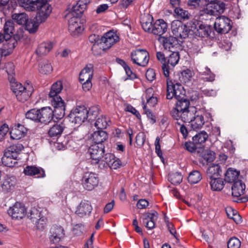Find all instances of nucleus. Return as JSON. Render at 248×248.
<instances>
[{
  "label": "nucleus",
  "instance_id": "obj_1",
  "mask_svg": "<svg viewBox=\"0 0 248 248\" xmlns=\"http://www.w3.org/2000/svg\"><path fill=\"white\" fill-rule=\"evenodd\" d=\"M181 85L179 83H174L169 78L167 79V99H171L173 97L177 100L176 103V107L170 111V114L174 119L179 118V114L186 110L189 109L190 102L185 96L181 97L180 95V91L179 90Z\"/></svg>",
  "mask_w": 248,
  "mask_h": 248
},
{
  "label": "nucleus",
  "instance_id": "obj_2",
  "mask_svg": "<svg viewBox=\"0 0 248 248\" xmlns=\"http://www.w3.org/2000/svg\"><path fill=\"white\" fill-rule=\"evenodd\" d=\"M18 5L28 11H37L36 19L44 22L51 12V7L47 2V0H16Z\"/></svg>",
  "mask_w": 248,
  "mask_h": 248
},
{
  "label": "nucleus",
  "instance_id": "obj_3",
  "mask_svg": "<svg viewBox=\"0 0 248 248\" xmlns=\"http://www.w3.org/2000/svg\"><path fill=\"white\" fill-rule=\"evenodd\" d=\"M90 2V0H79L76 5L73 6L69 15L72 17L69 20L68 29L73 36H77L81 33L84 28L79 22V18Z\"/></svg>",
  "mask_w": 248,
  "mask_h": 248
},
{
  "label": "nucleus",
  "instance_id": "obj_4",
  "mask_svg": "<svg viewBox=\"0 0 248 248\" xmlns=\"http://www.w3.org/2000/svg\"><path fill=\"white\" fill-rule=\"evenodd\" d=\"M168 57H165L163 53L159 51L156 53V58L162 64V69L164 76L168 78L170 71L172 70L178 63L180 59L179 52L173 51Z\"/></svg>",
  "mask_w": 248,
  "mask_h": 248
},
{
  "label": "nucleus",
  "instance_id": "obj_5",
  "mask_svg": "<svg viewBox=\"0 0 248 248\" xmlns=\"http://www.w3.org/2000/svg\"><path fill=\"white\" fill-rule=\"evenodd\" d=\"M23 149L24 146L20 143L14 144L8 147L1 158L2 164L8 167H14L17 163L16 160L18 155Z\"/></svg>",
  "mask_w": 248,
  "mask_h": 248
},
{
  "label": "nucleus",
  "instance_id": "obj_6",
  "mask_svg": "<svg viewBox=\"0 0 248 248\" xmlns=\"http://www.w3.org/2000/svg\"><path fill=\"white\" fill-rule=\"evenodd\" d=\"M11 84V89L16 95L17 100L21 102L27 101L31 95L33 89L32 87H25L22 84L16 81V79L13 81H9Z\"/></svg>",
  "mask_w": 248,
  "mask_h": 248
},
{
  "label": "nucleus",
  "instance_id": "obj_7",
  "mask_svg": "<svg viewBox=\"0 0 248 248\" xmlns=\"http://www.w3.org/2000/svg\"><path fill=\"white\" fill-rule=\"evenodd\" d=\"M69 121L75 124H80L88 119V109L84 106H77L68 116Z\"/></svg>",
  "mask_w": 248,
  "mask_h": 248
},
{
  "label": "nucleus",
  "instance_id": "obj_8",
  "mask_svg": "<svg viewBox=\"0 0 248 248\" xmlns=\"http://www.w3.org/2000/svg\"><path fill=\"white\" fill-rule=\"evenodd\" d=\"M171 31L176 38H186L192 35L193 31L179 20H174L171 24Z\"/></svg>",
  "mask_w": 248,
  "mask_h": 248
},
{
  "label": "nucleus",
  "instance_id": "obj_9",
  "mask_svg": "<svg viewBox=\"0 0 248 248\" xmlns=\"http://www.w3.org/2000/svg\"><path fill=\"white\" fill-rule=\"evenodd\" d=\"M130 57L134 63L142 67L145 66L149 60L148 52L142 49H137L132 51L131 52Z\"/></svg>",
  "mask_w": 248,
  "mask_h": 248
},
{
  "label": "nucleus",
  "instance_id": "obj_10",
  "mask_svg": "<svg viewBox=\"0 0 248 248\" xmlns=\"http://www.w3.org/2000/svg\"><path fill=\"white\" fill-rule=\"evenodd\" d=\"M232 22L228 17L222 16L216 19L214 28L220 34L228 33L232 28Z\"/></svg>",
  "mask_w": 248,
  "mask_h": 248
},
{
  "label": "nucleus",
  "instance_id": "obj_11",
  "mask_svg": "<svg viewBox=\"0 0 248 248\" xmlns=\"http://www.w3.org/2000/svg\"><path fill=\"white\" fill-rule=\"evenodd\" d=\"M99 181V178L96 174L87 172L85 173L82 177L81 183L85 189L91 191L98 186Z\"/></svg>",
  "mask_w": 248,
  "mask_h": 248
},
{
  "label": "nucleus",
  "instance_id": "obj_12",
  "mask_svg": "<svg viewBox=\"0 0 248 248\" xmlns=\"http://www.w3.org/2000/svg\"><path fill=\"white\" fill-rule=\"evenodd\" d=\"M226 9L225 3L221 0H215L208 2L204 9V13L211 16H216L223 13Z\"/></svg>",
  "mask_w": 248,
  "mask_h": 248
},
{
  "label": "nucleus",
  "instance_id": "obj_13",
  "mask_svg": "<svg viewBox=\"0 0 248 248\" xmlns=\"http://www.w3.org/2000/svg\"><path fill=\"white\" fill-rule=\"evenodd\" d=\"M50 101L54 108L53 111V121L56 122L62 119L65 114V103L61 97L56 98Z\"/></svg>",
  "mask_w": 248,
  "mask_h": 248
},
{
  "label": "nucleus",
  "instance_id": "obj_14",
  "mask_svg": "<svg viewBox=\"0 0 248 248\" xmlns=\"http://www.w3.org/2000/svg\"><path fill=\"white\" fill-rule=\"evenodd\" d=\"M105 151V146L103 144L91 145L88 149V152L92 158V164H96L99 163V160L102 155H104Z\"/></svg>",
  "mask_w": 248,
  "mask_h": 248
},
{
  "label": "nucleus",
  "instance_id": "obj_15",
  "mask_svg": "<svg viewBox=\"0 0 248 248\" xmlns=\"http://www.w3.org/2000/svg\"><path fill=\"white\" fill-rule=\"evenodd\" d=\"M103 50L108 49L119 40V37L114 32L110 31L102 36Z\"/></svg>",
  "mask_w": 248,
  "mask_h": 248
},
{
  "label": "nucleus",
  "instance_id": "obj_16",
  "mask_svg": "<svg viewBox=\"0 0 248 248\" xmlns=\"http://www.w3.org/2000/svg\"><path fill=\"white\" fill-rule=\"evenodd\" d=\"M159 40L162 44L164 48L170 52L176 51L175 49L180 47V44L176 37H160Z\"/></svg>",
  "mask_w": 248,
  "mask_h": 248
},
{
  "label": "nucleus",
  "instance_id": "obj_17",
  "mask_svg": "<svg viewBox=\"0 0 248 248\" xmlns=\"http://www.w3.org/2000/svg\"><path fill=\"white\" fill-rule=\"evenodd\" d=\"M26 212V208L23 204L16 202L8 210V214L15 219L22 218L25 216Z\"/></svg>",
  "mask_w": 248,
  "mask_h": 248
},
{
  "label": "nucleus",
  "instance_id": "obj_18",
  "mask_svg": "<svg viewBox=\"0 0 248 248\" xmlns=\"http://www.w3.org/2000/svg\"><path fill=\"white\" fill-rule=\"evenodd\" d=\"M23 173L27 176H36L35 178H43L46 177L44 170L35 166H27L23 170Z\"/></svg>",
  "mask_w": 248,
  "mask_h": 248
},
{
  "label": "nucleus",
  "instance_id": "obj_19",
  "mask_svg": "<svg viewBox=\"0 0 248 248\" xmlns=\"http://www.w3.org/2000/svg\"><path fill=\"white\" fill-rule=\"evenodd\" d=\"M93 210L91 202L87 200H82L77 207L76 214L79 217H83L90 215Z\"/></svg>",
  "mask_w": 248,
  "mask_h": 248
},
{
  "label": "nucleus",
  "instance_id": "obj_20",
  "mask_svg": "<svg viewBox=\"0 0 248 248\" xmlns=\"http://www.w3.org/2000/svg\"><path fill=\"white\" fill-rule=\"evenodd\" d=\"M197 113L196 108L191 106L189 109L179 113V118L175 120L178 121L181 120L183 123H190L195 118Z\"/></svg>",
  "mask_w": 248,
  "mask_h": 248
},
{
  "label": "nucleus",
  "instance_id": "obj_21",
  "mask_svg": "<svg viewBox=\"0 0 248 248\" xmlns=\"http://www.w3.org/2000/svg\"><path fill=\"white\" fill-rule=\"evenodd\" d=\"M17 45V41L16 39H11L6 42L0 47V59L3 56H7L10 55Z\"/></svg>",
  "mask_w": 248,
  "mask_h": 248
},
{
  "label": "nucleus",
  "instance_id": "obj_22",
  "mask_svg": "<svg viewBox=\"0 0 248 248\" xmlns=\"http://www.w3.org/2000/svg\"><path fill=\"white\" fill-rule=\"evenodd\" d=\"M168 25L162 19H159L155 21L153 24L152 33L155 35L161 36L167 31Z\"/></svg>",
  "mask_w": 248,
  "mask_h": 248
},
{
  "label": "nucleus",
  "instance_id": "obj_23",
  "mask_svg": "<svg viewBox=\"0 0 248 248\" xmlns=\"http://www.w3.org/2000/svg\"><path fill=\"white\" fill-rule=\"evenodd\" d=\"M16 185V178L14 176H8L3 180L0 185L1 191L4 193H8L13 191Z\"/></svg>",
  "mask_w": 248,
  "mask_h": 248
},
{
  "label": "nucleus",
  "instance_id": "obj_24",
  "mask_svg": "<svg viewBox=\"0 0 248 248\" xmlns=\"http://www.w3.org/2000/svg\"><path fill=\"white\" fill-rule=\"evenodd\" d=\"M195 31L193 33L195 36L204 38L207 37L211 32V28L210 26L201 23H198V26L196 28Z\"/></svg>",
  "mask_w": 248,
  "mask_h": 248
},
{
  "label": "nucleus",
  "instance_id": "obj_25",
  "mask_svg": "<svg viewBox=\"0 0 248 248\" xmlns=\"http://www.w3.org/2000/svg\"><path fill=\"white\" fill-rule=\"evenodd\" d=\"M62 88L63 85L61 81H57L52 84L48 94V99L50 102L53 101V99L56 101V98L61 97L59 94Z\"/></svg>",
  "mask_w": 248,
  "mask_h": 248
},
{
  "label": "nucleus",
  "instance_id": "obj_26",
  "mask_svg": "<svg viewBox=\"0 0 248 248\" xmlns=\"http://www.w3.org/2000/svg\"><path fill=\"white\" fill-rule=\"evenodd\" d=\"M40 122L46 124L51 120L53 121V111L50 107H44L40 109Z\"/></svg>",
  "mask_w": 248,
  "mask_h": 248
},
{
  "label": "nucleus",
  "instance_id": "obj_27",
  "mask_svg": "<svg viewBox=\"0 0 248 248\" xmlns=\"http://www.w3.org/2000/svg\"><path fill=\"white\" fill-rule=\"evenodd\" d=\"M246 186L241 180L235 182L232 186V194L233 197L238 198L244 194Z\"/></svg>",
  "mask_w": 248,
  "mask_h": 248
},
{
  "label": "nucleus",
  "instance_id": "obj_28",
  "mask_svg": "<svg viewBox=\"0 0 248 248\" xmlns=\"http://www.w3.org/2000/svg\"><path fill=\"white\" fill-rule=\"evenodd\" d=\"M92 138L94 144L100 145L108 140V136L106 131L98 130L92 134Z\"/></svg>",
  "mask_w": 248,
  "mask_h": 248
},
{
  "label": "nucleus",
  "instance_id": "obj_29",
  "mask_svg": "<svg viewBox=\"0 0 248 248\" xmlns=\"http://www.w3.org/2000/svg\"><path fill=\"white\" fill-rule=\"evenodd\" d=\"M221 173V170L218 164H211L206 170V174L209 179L219 177Z\"/></svg>",
  "mask_w": 248,
  "mask_h": 248
},
{
  "label": "nucleus",
  "instance_id": "obj_30",
  "mask_svg": "<svg viewBox=\"0 0 248 248\" xmlns=\"http://www.w3.org/2000/svg\"><path fill=\"white\" fill-rule=\"evenodd\" d=\"M53 47V43L52 42H44L38 46L36 52L38 55L41 56L47 54Z\"/></svg>",
  "mask_w": 248,
  "mask_h": 248
},
{
  "label": "nucleus",
  "instance_id": "obj_31",
  "mask_svg": "<svg viewBox=\"0 0 248 248\" xmlns=\"http://www.w3.org/2000/svg\"><path fill=\"white\" fill-rule=\"evenodd\" d=\"M93 66L92 64L87 65L84 69H83L80 72L79 79L80 82H82L84 81H88L89 79H92L93 77Z\"/></svg>",
  "mask_w": 248,
  "mask_h": 248
},
{
  "label": "nucleus",
  "instance_id": "obj_32",
  "mask_svg": "<svg viewBox=\"0 0 248 248\" xmlns=\"http://www.w3.org/2000/svg\"><path fill=\"white\" fill-rule=\"evenodd\" d=\"M215 158V153L211 150L204 151L202 153L200 158V162L204 165H207L214 161Z\"/></svg>",
  "mask_w": 248,
  "mask_h": 248
},
{
  "label": "nucleus",
  "instance_id": "obj_33",
  "mask_svg": "<svg viewBox=\"0 0 248 248\" xmlns=\"http://www.w3.org/2000/svg\"><path fill=\"white\" fill-rule=\"evenodd\" d=\"M189 123L190 124L191 128L193 130H196L200 129L204 124L203 116L197 113L195 118Z\"/></svg>",
  "mask_w": 248,
  "mask_h": 248
},
{
  "label": "nucleus",
  "instance_id": "obj_34",
  "mask_svg": "<svg viewBox=\"0 0 248 248\" xmlns=\"http://www.w3.org/2000/svg\"><path fill=\"white\" fill-rule=\"evenodd\" d=\"M14 23L13 21L9 20L7 21L4 25L3 31L4 33L7 37V39H16L15 37L12 38V36L14 35Z\"/></svg>",
  "mask_w": 248,
  "mask_h": 248
},
{
  "label": "nucleus",
  "instance_id": "obj_35",
  "mask_svg": "<svg viewBox=\"0 0 248 248\" xmlns=\"http://www.w3.org/2000/svg\"><path fill=\"white\" fill-rule=\"evenodd\" d=\"M64 128L65 126L62 123L55 124L49 129L48 134L51 137L59 136L62 134Z\"/></svg>",
  "mask_w": 248,
  "mask_h": 248
},
{
  "label": "nucleus",
  "instance_id": "obj_36",
  "mask_svg": "<svg viewBox=\"0 0 248 248\" xmlns=\"http://www.w3.org/2000/svg\"><path fill=\"white\" fill-rule=\"evenodd\" d=\"M239 172L229 168L225 174L224 181L227 183H234L237 181L238 178Z\"/></svg>",
  "mask_w": 248,
  "mask_h": 248
},
{
  "label": "nucleus",
  "instance_id": "obj_37",
  "mask_svg": "<svg viewBox=\"0 0 248 248\" xmlns=\"http://www.w3.org/2000/svg\"><path fill=\"white\" fill-rule=\"evenodd\" d=\"M209 183L211 188L213 191H220L224 186V181L219 177L210 179Z\"/></svg>",
  "mask_w": 248,
  "mask_h": 248
},
{
  "label": "nucleus",
  "instance_id": "obj_38",
  "mask_svg": "<svg viewBox=\"0 0 248 248\" xmlns=\"http://www.w3.org/2000/svg\"><path fill=\"white\" fill-rule=\"evenodd\" d=\"M153 20V17L149 15L142 18L140 23L142 29L144 31L149 33H152V30L153 26L152 24Z\"/></svg>",
  "mask_w": 248,
  "mask_h": 248
},
{
  "label": "nucleus",
  "instance_id": "obj_39",
  "mask_svg": "<svg viewBox=\"0 0 248 248\" xmlns=\"http://www.w3.org/2000/svg\"><path fill=\"white\" fill-rule=\"evenodd\" d=\"M40 109L32 108L26 113V118L36 123H39L40 121Z\"/></svg>",
  "mask_w": 248,
  "mask_h": 248
},
{
  "label": "nucleus",
  "instance_id": "obj_40",
  "mask_svg": "<svg viewBox=\"0 0 248 248\" xmlns=\"http://www.w3.org/2000/svg\"><path fill=\"white\" fill-rule=\"evenodd\" d=\"M12 17L15 22L21 25H25L29 19L28 16L25 13H15Z\"/></svg>",
  "mask_w": 248,
  "mask_h": 248
},
{
  "label": "nucleus",
  "instance_id": "obj_41",
  "mask_svg": "<svg viewBox=\"0 0 248 248\" xmlns=\"http://www.w3.org/2000/svg\"><path fill=\"white\" fill-rule=\"evenodd\" d=\"M114 159H115V156L113 154L111 153L104 154L102 155L99 163H98L99 164V167H101V165H102L103 167H106L107 166L109 167V163L110 164Z\"/></svg>",
  "mask_w": 248,
  "mask_h": 248
},
{
  "label": "nucleus",
  "instance_id": "obj_42",
  "mask_svg": "<svg viewBox=\"0 0 248 248\" xmlns=\"http://www.w3.org/2000/svg\"><path fill=\"white\" fill-rule=\"evenodd\" d=\"M202 179L201 172L197 170H194L190 172L188 177V181L191 184L198 183Z\"/></svg>",
  "mask_w": 248,
  "mask_h": 248
},
{
  "label": "nucleus",
  "instance_id": "obj_43",
  "mask_svg": "<svg viewBox=\"0 0 248 248\" xmlns=\"http://www.w3.org/2000/svg\"><path fill=\"white\" fill-rule=\"evenodd\" d=\"M36 20H37L36 19ZM38 23H41L37 20L35 21L32 19H28V21L27 22L25 25V29L30 33H34L38 30L39 25Z\"/></svg>",
  "mask_w": 248,
  "mask_h": 248
},
{
  "label": "nucleus",
  "instance_id": "obj_44",
  "mask_svg": "<svg viewBox=\"0 0 248 248\" xmlns=\"http://www.w3.org/2000/svg\"><path fill=\"white\" fill-rule=\"evenodd\" d=\"M4 68L8 74V78L9 81H13L15 80V66L13 62H8L5 64Z\"/></svg>",
  "mask_w": 248,
  "mask_h": 248
},
{
  "label": "nucleus",
  "instance_id": "obj_45",
  "mask_svg": "<svg viewBox=\"0 0 248 248\" xmlns=\"http://www.w3.org/2000/svg\"><path fill=\"white\" fill-rule=\"evenodd\" d=\"M108 120L106 116L101 115L96 120L94 123V126L98 130L106 129L108 125Z\"/></svg>",
  "mask_w": 248,
  "mask_h": 248
},
{
  "label": "nucleus",
  "instance_id": "obj_46",
  "mask_svg": "<svg viewBox=\"0 0 248 248\" xmlns=\"http://www.w3.org/2000/svg\"><path fill=\"white\" fill-rule=\"evenodd\" d=\"M53 68L50 63L47 61H45L39 64V70L40 73L44 74L50 73L52 71Z\"/></svg>",
  "mask_w": 248,
  "mask_h": 248
},
{
  "label": "nucleus",
  "instance_id": "obj_47",
  "mask_svg": "<svg viewBox=\"0 0 248 248\" xmlns=\"http://www.w3.org/2000/svg\"><path fill=\"white\" fill-rule=\"evenodd\" d=\"M208 135L205 131H202L195 135L192 138V140L197 144L204 143L207 139Z\"/></svg>",
  "mask_w": 248,
  "mask_h": 248
},
{
  "label": "nucleus",
  "instance_id": "obj_48",
  "mask_svg": "<svg viewBox=\"0 0 248 248\" xmlns=\"http://www.w3.org/2000/svg\"><path fill=\"white\" fill-rule=\"evenodd\" d=\"M201 75L202 79L205 81L213 82L215 80V75L207 66L205 67V70L201 73Z\"/></svg>",
  "mask_w": 248,
  "mask_h": 248
},
{
  "label": "nucleus",
  "instance_id": "obj_49",
  "mask_svg": "<svg viewBox=\"0 0 248 248\" xmlns=\"http://www.w3.org/2000/svg\"><path fill=\"white\" fill-rule=\"evenodd\" d=\"M168 180L172 185H178L182 182L183 177L180 173L177 172L169 174Z\"/></svg>",
  "mask_w": 248,
  "mask_h": 248
},
{
  "label": "nucleus",
  "instance_id": "obj_50",
  "mask_svg": "<svg viewBox=\"0 0 248 248\" xmlns=\"http://www.w3.org/2000/svg\"><path fill=\"white\" fill-rule=\"evenodd\" d=\"M89 42L93 45L92 50H93L94 47L96 46H99L100 45L102 46V36L100 37L98 35L95 34H92L89 36L88 38ZM102 47L101 46L100 48Z\"/></svg>",
  "mask_w": 248,
  "mask_h": 248
},
{
  "label": "nucleus",
  "instance_id": "obj_51",
  "mask_svg": "<svg viewBox=\"0 0 248 248\" xmlns=\"http://www.w3.org/2000/svg\"><path fill=\"white\" fill-rule=\"evenodd\" d=\"M42 216L41 211L35 208H31L27 213V217L33 222H35Z\"/></svg>",
  "mask_w": 248,
  "mask_h": 248
},
{
  "label": "nucleus",
  "instance_id": "obj_52",
  "mask_svg": "<svg viewBox=\"0 0 248 248\" xmlns=\"http://www.w3.org/2000/svg\"><path fill=\"white\" fill-rule=\"evenodd\" d=\"M99 108L98 106H93L88 110V120L92 123L99 114Z\"/></svg>",
  "mask_w": 248,
  "mask_h": 248
},
{
  "label": "nucleus",
  "instance_id": "obj_53",
  "mask_svg": "<svg viewBox=\"0 0 248 248\" xmlns=\"http://www.w3.org/2000/svg\"><path fill=\"white\" fill-rule=\"evenodd\" d=\"M153 89L149 88L146 90V99L147 100V103L151 107H154L157 103V99L156 97L153 96V95L151 96L148 95V93H152Z\"/></svg>",
  "mask_w": 248,
  "mask_h": 248
},
{
  "label": "nucleus",
  "instance_id": "obj_54",
  "mask_svg": "<svg viewBox=\"0 0 248 248\" xmlns=\"http://www.w3.org/2000/svg\"><path fill=\"white\" fill-rule=\"evenodd\" d=\"M174 13L177 15L178 18L183 20L188 19L189 18V14L188 11L181 8H175Z\"/></svg>",
  "mask_w": 248,
  "mask_h": 248
},
{
  "label": "nucleus",
  "instance_id": "obj_55",
  "mask_svg": "<svg viewBox=\"0 0 248 248\" xmlns=\"http://www.w3.org/2000/svg\"><path fill=\"white\" fill-rule=\"evenodd\" d=\"M241 242L239 239L235 237H232L227 242L228 248H240Z\"/></svg>",
  "mask_w": 248,
  "mask_h": 248
},
{
  "label": "nucleus",
  "instance_id": "obj_56",
  "mask_svg": "<svg viewBox=\"0 0 248 248\" xmlns=\"http://www.w3.org/2000/svg\"><path fill=\"white\" fill-rule=\"evenodd\" d=\"M64 231L62 227L57 225H53L50 229L49 233L56 235L64 236Z\"/></svg>",
  "mask_w": 248,
  "mask_h": 248
},
{
  "label": "nucleus",
  "instance_id": "obj_57",
  "mask_svg": "<svg viewBox=\"0 0 248 248\" xmlns=\"http://www.w3.org/2000/svg\"><path fill=\"white\" fill-rule=\"evenodd\" d=\"M47 219L42 216L35 222L36 229L41 231L43 230L46 226Z\"/></svg>",
  "mask_w": 248,
  "mask_h": 248
},
{
  "label": "nucleus",
  "instance_id": "obj_58",
  "mask_svg": "<svg viewBox=\"0 0 248 248\" xmlns=\"http://www.w3.org/2000/svg\"><path fill=\"white\" fill-rule=\"evenodd\" d=\"M146 135L144 132L139 133L136 137V143L139 148H141L144 145Z\"/></svg>",
  "mask_w": 248,
  "mask_h": 248
},
{
  "label": "nucleus",
  "instance_id": "obj_59",
  "mask_svg": "<svg viewBox=\"0 0 248 248\" xmlns=\"http://www.w3.org/2000/svg\"><path fill=\"white\" fill-rule=\"evenodd\" d=\"M192 78V72L190 70L186 69L181 72L182 80L185 82L189 81Z\"/></svg>",
  "mask_w": 248,
  "mask_h": 248
},
{
  "label": "nucleus",
  "instance_id": "obj_60",
  "mask_svg": "<svg viewBox=\"0 0 248 248\" xmlns=\"http://www.w3.org/2000/svg\"><path fill=\"white\" fill-rule=\"evenodd\" d=\"M143 110L144 113L146 115L147 117L150 120V123L152 124H155L156 122L155 116L152 111L146 108V106L144 105Z\"/></svg>",
  "mask_w": 248,
  "mask_h": 248
},
{
  "label": "nucleus",
  "instance_id": "obj_61",
  "mask_svg": "<svg viewBox=\"0 0 248 248\" xmlns=\"http://www.w3.org/2000/svg\"><path fill=\"white\" fill-rule=\"evenodd\" d=\"M84 231V226L81 224H78L75 225L73 228V233L77 236H80L83 234Z\"/></svg>",
  "mask_w": 248,
  "mask_h": 248
},
{
  "label": "nucleus",
  "instance_id": "obj_62",
  "mask_svg": "<svg viewBox=\"0 0 248 248\" xmlns=\"http://www.w3.org/2000/svg\"><path fill=\"white\" fill-rule=\"evenodd\" d=\"M197 144L195 143L194 141L186 142L185 146L186 149L191 153H194L197 149L196 145Z\"/></svg>",
  "mask_w": 248,
  "mask_h": 248
},
{
  "label": "nucleus",
  "instance_id": "obj_63",
  "mask_svg": "<svg viewBox=\"0 0 248 248\" xmlns=\"http://www.w3.org/2000/svg\"><path fill=\"white\" fill-rule=\"evenodd\" d=\"M157 213L155 211H154L152 213L148 212L146 214L142 219L144 220L155 221L157 220Z\"/></svg>",
  "mask_w": 248,
  "mask_h": 248
},
{
  "label": "nucleus",
  "instance_id": "obj_64",
  "mask_svg": "<svg viewBox=\"0 0 248 248\" xmlns=\"http://www.w3.org/2000/svg\"><path fill=\"white\" fill-rule=\"evenodd\" d=\"M10 135L11 138L15 140H19L24 137L16 128L11 131Z\"/></svg>",
  "mask_w": 248,
  "mask_h": 248
}]
</instances>
